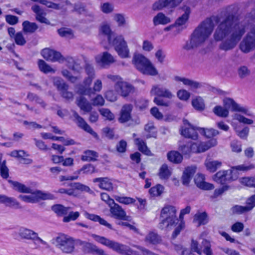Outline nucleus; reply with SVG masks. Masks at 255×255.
Returning <instances> with one entry per match:
<instances>
[{
  "mask_svg": "<svg viewBox=\"0 0 255 255\" xmlns=\"http://www.w3.org/2000/svg\"><path fill=\"white\" fill-rule=\"evenodd\" d=\"M236 7L230 5L224 8L219 20L223 19L215 29L214 37L216 41H223L220 44L221 49L227 51L234 48L246 32L245 24L235 21Z\"/></svg>",
  "mask_w": 255,
  "mask_h": 255,
  "instance_id": "1",
  "label": "nucleus"
},
{
  "mask_svg": "<svg viewBox=\"0 0 255 255\" xmlns=\"http://www.w3.org/2000/svg\"><path fill=\"white\" fill-rule=\"evenodd\" d=\"M213 21L208 19L203 21L193 31L190 39L188 41L183 48L189 50L203 44L209 37L214 29Z\"/></svg>",
  "mask_w": 255,
  "mask_h": 255,
  "instance_id": "2",
  "label": "nucleus"
},
{
  "mask_svg": "<svg viewBox=\"0 0 255 255\" xmlns=\"http://www.w3.org/2000/svg\"><path fill=\"white\" fill-rule=\"evenodd\" d=\"M85 70L87 77L83 80V85L78 86L77 89V93L81 95H85L91 96L96 93L100 92L102 90L103 84L100 79H96L94 81L93 87L91 88L90 87L91 85L93 80L96 77L95 70L93 66L89 64H86Z\"/></svg>",
  "mask_w": 255,
  "mask_h": 255,
  "instance_id": "3",
  "label": "nucleus"
},
{
  "mask_svg": "<svg viewBox=\"0 0 255 255\" xmlns=\"http://www.w3.org/2000/svg\"><path fill=\"white\" fill-rule=\"evenodd\" d=\"M9 182L15 190L24 193H30L29 195H20L18 196L19 199L25 202L35 203L41 200H50L54 198V196L50 193L39 190L32 192L30 188L19 182L13 181H9Z\"/></svg>",
  "mask_w": 255,
  "mask_h": 255,
  "instance_id": "4",
  "label": "nucleus"
},
{
  "mask_svg": "<svg viewBox=\"0 0 255 255\" xmlns=\"http://www.w3.org/2000/svg\"><path fill=\"white\" fill-rule=\"evenodd\" d=\"M132 62L136 69L143 74L152 76L158 75V71L155 67L148 58L141 54H134Z\"/></svg>",
  "mask_w": 255,
  "mask_h": 255,
  "instance_id": "5",
  "label": "nucleus"
},
{
  "mask_svg": "<svg viewBox=\"0 0 255 255\" xmlns=\"http://www.w3.org/2000/svg\"><path fill=\"white\" fill-rule=\"evenodd\" d=\"M150 94L151 96H155L153 102L156 105L165 107L169 106L170 102L162 98L171 99L174 97V94L169 89L158 84L152 85L150 91Z\"/></svg>",
  "mask_w": 255,
  "mask_h": 255,
  "instance_id": "6",
  "label": "nucleus"
},
{
  "mask_svg": "<svg viewBox=\"0 0 255 255\" xmlns=\"http://www.w3.org/2000/svg\"><path fill=\"white\" fill-rule=\"evenodd\" d=\"M14 235L17 239L31 241L37 248H39L40 245L48 246L46 242L39 237L37 233L26 227H20L17 232L14 233Z\"/></svg>",
  "mask_w": 255,
  "mask_h": 255,
  "instance_id": "7",
  "label": "nucleus"
},
{
  "mask_svg": "<svg viewBox=\"0 0 255 255\" xmlns=\"http://www.w3.org/2000/svg\"><path fill=\"white\" fill-rule=\"evenodd\" d=\"M160 217L162 220L159 225L162 229H169L178 221L176 210L175 207L171 205H166L162 208Z\"/></svg>",
  "mask_w": 255,
  "mask_h": 255,
  "instance_id": "8",
  "label": "nucleus"
},
{
  "mask_svg": "<svg viewBox=\"0 0 255 255\" xmlns=\"http://www.w3.org/2000/svg\"><path fill=\"white\" fill-rule=\"evenodd\" d=\"M92 237L98 243L107 247L119 254L124 255H129V253H131L129 248L125 245L111 240L104 237L95 234L92 235Z\"/></svg>",
  "mask_w": 255,
  "mask_h": 255,
  "instance_id": "9",
  "label": "nucleus"
},
{
  "mask_svg": "<svg viewBox=\"0 0 255 255\" xmlns=\"http://www.w3.org/2000/svg\"><path fill=\"white\" fill-rule=\"evenodd\" d=\"M54 240L55 246L63 253L71 254L74 251L75 242L72 237L64 234H60Z\"/></svg>",
  "mask_w": 255,
  "mask_h": 255,
  "instance_id": "10",
  "label": "nucleus"
},
{
  "mask_svg": "<svg viewBox=\"0 0 255 255\" xmlns=\"http://www.w3.org/2000/svg\"><path fill=\"white\" fill-rule=\"evenodd\" d=\"M109 43L115 47V50L120 57L124 58L129 57V50L123 35L115 36L113 38L110 37Z\"/></svg>",
  "mask_w": 255,
  "mask_h": 255,
  "instance_id": "11",
  "label": "nucleus"
},
{
  "mask_svg": "<svg viewBox=\"0 0 255 255\" xmlns=\"http://www.w3.org/2000/svg\"><path fill=\"white\" fill-rule=\"evenodd\" d=\"M255 48V25L251 28L246 38L240 44V49L247 53Z\"/></svg>",
  "mask_w": 255,
  "mask_h": 255,
  "instance_id": "12",
  "label": "nucleus"
},
{
  "mask_svg": "<svg viewBox=\"0 0 255 255\" xmlns=\"http://www.w3.org/2000/svg\"><path fill=\"white\" fill-rule=\"evenodd\" d=\"M96 63L101 67H109L116 62L115 58L108 52H103L95 57Z\"/></svg>",
  "mask_w": 255,
  "mask_h": 255,
  "instance_id": "13",
  "label": "nucleus"
},
{
  "mask_svg": "<svg viewBox=\"0 0 255 255\" xmlns=\"http://www.w3.org/2000/svg\"><path fill=\"white\" fill-rule=\"evenodd\" d=\"M41 54L46 60L52 62H60L64 60V57L60 52L49 48L42 49Z\"/></svg>",
  "mask_w": 255,
  "mask_h": 255,
  "instance_id": "14",
  "label": "nucleus"
},
{
  "mask_svg": "<svg viewBox=\"0 0 255 255\" xmlns=\"http://www.w3.org/2000/svg\"><path fill=\"white\" fill-rule=\"evenodd\" d=\"M110 207L112 217L120 220L131 221L130 217L127 216L125 210L119 204L114 203Z\"/></svg>",
  "mask_w": 255,
  "mask_h": 255,
  "instance_id": "15",
  "label": "nucleus"
},
{
  "mask_svg": "<svg viewBox=\"0 0 255 255\" xmlns=\"http://www.w3.org/2000/svg\"><path fill=\"white\" fill-rule=\"evenodd\" d=\"M202 246L204 248L203 251L199 247L197 241L192 240L190 248L191 251L201 255L204 253L206 255H212L213 253L211 249V245L207 240H203L202 242Z\"/></svg>",
  "mask_w": 255,
  "mask_h": 255,
  "instance_id": "16",
  "label": "nucleus"
},
{
  "mask_svg": "<svg viewBox=\"0 0 255 255\" xmlns=\"http://www.w3.org/2000/svg\"><path fill=\"white\" fill-rule=\"evenodd\" d=\"M218 141L216 138H212L206 142H194L195 153L204 152L211 147L216 146Z\"/></svg>",
  "mask_w": 255,
  "mask_h": 255,
  "instance_id": "17",
  "label": "nucleus"
},
{
  "mask_svg": "<svg viewBox=\"0 0 255 255\" xmlns=\"http://www.w3.org/2000/svg\"><path fill=\"white\" fill-rule=\"evenodd\" d=\"M224 107L229 110L231 109L233 111L240 112L247 115H250L248 113V110L243 107L240 106L233 99L230 98H225L223 100Z\"/></svg>",
  "mask_w": 255,
  "mask_h": 255,
  "instance_id": "18",
  "label": "nucleus"
},
{
  "mask_svg": "<svg viewBox=\"0 0 255 255\" xmlns=\"http://www.w3.org/2000/svg\"><path fill=\"white\" fill-rule=\"evenodd\" d=\"M72 112L73 116L74 118V121L76 123L79 127L93 136H97V134L93 131L92 128L88 125L83 118L80 117L76 112L72 111Z\"/></svg>",
  "mask_w": 255,
  "mask_h": 255,
  "instance_id": "19",
  "label": "nucleus"
},
{
  "mask_svg": "<svg viewBox=\"0 0 255 255\" xmlns=\"http://www.w3.org/2000/svg\"><path fill=\"white\" fill-rule=\"evenodd\" d=\"M115 90L120 93L122 96L127 97L133 92L134 88L131 85L122 81L116 82Z\"/></svg>",
  "mask_w": 255,
  "mask_h": 255,
  "instance_id": "20",
  "label": "nucleus"
},
{
  "mask_svg": "<svg viewBox=\"0 0 255 255\" xmlns=\"http://www.w3.org/2000/svg\"><path fill=\"white\" fill-rule=\"evenodd\" d=\"M182 0H158L153 4L152 7L154 10H160L167 6L175 7L178 5Z\"/></svg>",
  "mask_w": 255,
  "mask_h": 255,
  "instance_id": "21",
  "label": "nucleus"
},
{
  "mask_svg": "<svg viewBox=\"0 0 255 255\" xmlns=\"http://www.w3.org/2000/svg\"><path fill=\"white\" fill-rule=\"evenodd\" d=\"M181 10L183 13L175 21L174 23L176 27H180L185 25L188 21L191 13L190 8L186 5L182 6Z\"/></svg>",
  "mask_w": 255,
  "mask_h": 255,
  "instance_id": "22",
  "label": "nucleus"
},
{
  "mask_svg": "<svg viewBox=\"0 0 255 255\" xmlns=\"http://www.w3.org/2000/svg\"><path fill=\"white\" fill-rule=\"evenodd\" d=\"M185 125H188L189 127L182 128L181 130V134L186 138H191L193 140H196L198 138V133L196 130H199L200 128L195 129L192 127L187 120L184 121Z\"/></svg>",
  "mask_w": 255,
  "mask_h": 255,
  "instance_id": "23",
  "label": "nucleus"
},
{
  "mask_svg": "<svg viewBox=\"0 0 255 255\" xmlns=\"http://www.w3.org/2000/svg\"><path fill=\"white\" fill-rule=\"evenodd\" d=\"M40 3L46 6L47 8L55 10L63 9L65 5H71V3L68 0H60V2L56 3L47 0H42Z\"/></svg>",
  "mask_w": 255,
  "mask_h": 255,
  "instance_id": "24",
  "label": "nucleus"
},
{
  "mask_svg": "<svg viewBox=\"0 0 255 255\" xmlns=\"http://www.w3.org/2000/svg\"><path fill=\"white\" fill-rule=\"evenodd\" d=\"M31 9L35 13V18L37 21L48 25L50 24V21L45 17L46 13L39 5L34 4L31 7Z\"/></svg>",
  "mask_w": 255,
  "mask_h": 255,
  "instance_id": "25",
  "label": "nucleus"
},
{
  "mask_svg": "<svg viewBox=\"0 0 255 255\" xmlns=\"http://www.w3.org/2000/svg\"><path fill=\"white\" fill-rule=\"evenodd\" d=\"M176 82H181L183 84L190 87L191 90H195L201 87V84L197 81L183 77L176 76L174 77Z\"/></svg>",
  "mask_w": 255,
  "mask_h": 255,
  "instance_id": "26",
  "label": "nucleus"
},
{
  "mask_svg": "<svg viewBox=\"0 0 255 255\" xmlns=\"http://www.w3.org/2000/svg\"><path fill=\"white\" fill-rule=\"evenodd\" d=\"M132 110V105L131 104H126L122 107L120 112V117L119 121L121 123H126L131 118V112Z\"/></svg>",
  "mask_w": 255,
  "mask_h": 255,
  "instance_id": "27",
  "label": "nucleus"
},
{
  "mask_svg": "<svg viewBox=\"0 0 255 255\" xmlns=\"http://www.w3.org/2000/svg\"><path fill=\"white\" fill-rule=\"evenodd\" d=\"M232 174H230L229 170H222L218 172L214 176L215 181L221 184H224L227 180H235L232 179Z\"/></svg>",
  "mask_w": 255,
  "mask_h": 255,
  "instance_id": "28",
  "label": "nucleus"
},
{
  "mask_svg": "<svg viewBox=\"0 0 255 255\" xmlns=\"http://www.w3.org/2000/svg\"><path fill=\"white\" fill-rule=\"evenodd\" d=\"M93 182L98 183V186L103 190L112 191L113 189V183L107 177L96 178L93 179Z\"/></svg>",
  "mask_w": 255,
  "mask_h": 255,
  "instance_id": "29",
  "label": "nucleus"
},
{
  "mask_svg": "<svg viewBox=\"0 0 255 255\" xmlns=\"http://www.w3.org/2000/svg\"><path fill=\"white\" fill-rule=\"evenodd\" d=\"M196 170L195 166H188L183 171L182 176V183L185 186H188L190 182L192 177Z\"/></svg>",
  "mask_w": 255,
  "mask_h": 255,
  "instance_id": "30",
  "label": "nucleus"
},
{
  "mask_svg": "<svg viewBox=\"0 0 255 255\" xmlns=\"http://www.w3.org/2000/svg\"><path fill=\"white\" fill-rule=\"evenodd\" d=\"M194 181L197 186L201 189L211 190L214 188L213 184L205 181V177L203 174H197L194 178Z\"/></svg>",
  "mask_w": 255,
  "mask_h": 255,
  "instance_id": "31",
  "label": "nucleus"
},
{
  "mask_svg": "<svg viewBox=\"0 0 255 255\" xmlns=\"http://www.w3.org/2000/svg\"><path fill=\"white\" fill-rule=\"evenodd\" d=\"M76 103L80 109L85 113L90 112L92 110L91 104L89 103L85 97L82 96L76 99Z\"/></svg>",
  "mask_w": 255,
  "mask_h": 255,
  "instance_id": "32",
  "label": "nucleus"
},
{
  "mask_svg": "<svg viewBox=\"0 0 255 255\" xmlns=\"http://www.w3.org/2000/svg\"><path fill=\"white\" fill-rule=\"evenodd\" d=\"M178 149L183 155L189 157L192 153H195L194 142H188L185 144H181Z\"/></svg>",
  "mask_w": 255,
  "mask_h": 255,
  "instance_id": "33",
  "label": "nucleus"
},
{
  "mask_svg": "<svg viewBox=\"0 0 255 255\" xmlns=\"http://www.w3.org/2000/svg\"><path fill=\"white\" fill-rule=\"evenodd\" d=\"M254 168L253 165H246L242 164L236 166H232L230 170V174H232V179H236L238 177L239 171H246Z\"/></svg>",
  "mask_w": 255,
  "mask_h": 255,
  "instance_id": "34",
  "label": "nucleus"
},
{
  "mask_svg": "<svg viewBox=\"0 0 255 255\" xmlns=\"http://www.w3.org/2000/svg\"><path fill=\"white\" fill-rule=\"evenodd\" d=\"M171 22L169 17L166 16L164 13L159 12L153 19V22L154 25L159 24L165 25Z\"/></svg>",
  "mask_w": 255,
  "mask_h": 255,
  "instance_id": "35",
  "label": "nucleus"
},
{
  "mask_svg": "<svg viewBox=\"0 0 255 255\" xmlns=\"http://www.w3.org/2000/svg\"><path fill=\"white\" fill-rule=\"evenodd\" d=\"M85 216L87 219L89 220L95 222H98L101 225H104L110 229H112V225L108 223L105 220L101 218L99 216L90 214L87 212L85 213Z\"/></svg>",
  "mask_w": 255,
  "mask_h": 255,
  "instance_id": "36",
  "label": "nucleus"
},
{
  "mask_svg": "<svg viewBox=\"0 0 255 255\" xmlns=\"http://www.w3.org/2000/svg\"><path fill=\"white\" fill-rule=\"evenodd\" d=\"M204 164L207 169L211 172H214L221 167L222 162L218 160H213L207 159L205 161Z\"/></svg>",
  "mask_w": 255,
  "mask_h": 255,
  "instance_id": "37",
  "label": "nucleus"
},
{
  "mask_svg": "<svg viewBox=\"0 0 255 255\" xmlns=\"http://www.w3.org/2000/svg\"><path fill=\"white\" fill-rule=\"evenodd\" d=\"M0 201L7 206L16 208H20L19 203L13 198L8 197L6 196H0Z\"/></svg>",
  "mask_w": 255,
  "mask_h": 255,
  "instance_id": "38",
  "label": "nucleus"
},
{
  "mask_svg": "<svg viewBox=\"0 0 255 255\" xmlns=\"http://www.w3.org/2000/svg\"><path fill=\"white\" fill-rule=\"evenodd\" d=\"M168 159L174 163H181L183 160V156L177 151H170L167 155Z\"/></svg>",
  "mask_w": 255,
  "mask_h": 255,
  "instance_id": "39",
  "label": "nucleus"
},
{
  "mask_svg": "<svg viewBox=\"0 0 255 255\" xmlns=\"http://www.w3.org/2000/svg\"><path fill=\"white\" fill-rule=\"evenodd\" d=\"M38 66L40 71L45 74L48 73H55L56 70L51 67L43 60H39L38 61Z\"/></svg>",
  "mask_w": 255,
  "mask_h": 255,
  "instance_id": "40",
  "label": "nucleus"
},
{
  "mask_svg": "<svg viewBox=\"0 0 255 255\" xmlns=\"http://www.w3.org/2000/svg\"><path fill=\"white\" fill-rule=\"evenodd\" d=\"M134 142L139 151L147 155H151V151L147 148L145 142L143 140L137 138L134 139Z\"/></svg>",
  "mask_w": 255,
  "mask_h": 255,
  "instance_id": "41",
  "label": "nucleus"
},
{
  "mask_svg": "<svg viewBox=\"0 0 255 255\" xmlns=\"http://www.w3.org/2000/svg\"><path fill=\"white\" fill-rule=\"evenodd\" d=\"M23 30L25 33H33L38 28L37 24L25 20L22 23Z\"/></svg>",
  "mask_w": 255,
  "mask_h": 255,
  "instance_id": "42",
  "label": "nucleus"
},
{
  "mask_svg": "<svg viewBox=\"0 0 255 255\" xmlns=\"http://www.w3.org/2000/svg\"><path fill=\"white\" fill-rule=\"evenodd\" d=\"M98 156V155L96 152L88 150L84 152L81 156V159L86 161H95Z\"/></svg>",
  "mask_w": 255,
  "mask_h": 255,
  "instance_id": "43",
  "label": "nucleus"
},
{
  "mask_svg": "<svg viewBox=\"0 0 255 255\" xmlns=\"http://www.w3.org/2000/svg\"><path fill=\"white\" fill-rule=\"evenodd\" d=\"M194 221L198 223V226L206 224L208 222L206 213L205 212L197 213L194 216Z\"/></svg>",
  "mask_w": 255,
  "mask_h": 255,
  "instance_id": "44",
  "label": "nucleus"
},
{
  "mask_svg": "<svg viewBox=\"0 0 255 255\" xmlns=\"http://www.w3.org/2000/svg\"><path fill=\"white\" fill-rule=\"evenodd\" d=\"M192 105L197 111H203L205 109L203 99L199 96L196 97L192 100Z\"/></svg>",
  "mask_w": 255,
  "mask_h": 255,
  "instance_id": "45",
  "label": "nucleus"
},
{
  "mask_svg": "<svg viewBox=\"0 0 255 255\" xmlns=\"http://www.w3.org/2000/svg\"><path fill=\"white\" fill-rule=\"evenodd\" d=\"M213 113L217 116L221 118H227L228 117L229 112L225 107L217 106L213 109Z\"/></svg>",
  "mask_w": 255,
  "mask_h": 255,
  "instance_id": "46",
  "label": "nucleus"
},
{
  "mask_svg": "<svg viewBox=\"0 0 255 255\" xmlns=\"http://www.w3.org/2000/svg\"><path fill=\"white\" fill-rule=\"evenodd\" d=\"M171 174V170L166 164H163L159 169L158 175L162 179H168Z\"/></svg>",
  "mask_w": 255,
  "mask_h": 255,
  "instance_id": "47",
  "label": "nucleus"
},
{
  "mask_svg": "<svg viewBox=\"0 0 255 255\" xmlns=\"http://www.w3.org/2000/svg\"><path fill=\"white\" fill-rule=\"evenodd\" d=\"M201 133L203 134L208 138H214V137L219 134V132L213 128H200Z\"/></svg>",
  "mask_w": 255,
  "mask_h": 255,
  "instance_id": "48",
  "label": "nucleus"
},
{
  "mask_svg": "<svg viewBox=\"0 0 255 255\" xmlns=\"http://www.w3.org/2000/svg\"><path fill=\"white\" fill-rule=\"evenodd\" d=\"M52 210L59 216L65 215L68 213L70 207H65L63 206L57 204L52 207Z\"/></svg>",
  "mask_w": 255,
  "mask_h": 255,
  "instance_id": "49",
  "label": "nucleus"
},
{
  "mask_svg": "<svg viewBox=\"0 0 255 255\" xmlns=\"http://www.w3.org/2000/svg\"><path fill=\"white\" fill-rule=\"evenodd\" d=\"M144 130L148 132L146 135V138H149L150 137H156V132L155 130V128L152 123H147L144 127Z\"/></svg>",
  "mask_w": 255,
  "mask_h": 255,
  "instance_id": "50",
  "label": "nucleus"
},
{
  "mask_svg": "<svg viewBox=\"0 0 255 255\" xmlns=\"http://www.w3.org/2000/svg\"><path fill=\"white\" fill-rule=\"evenodd\" d=\"M100 33L108 36L109 42L110 37H111L112 38H113L115 36L114 35V33L111 30L110 26L107 24H104L101 26L100 28Z\"/></svg>",
  "mask_w": 255,
  "mask_h": 255,
  "instance_id": "51",
  "label": "nucleus"
},
{
  "mask_svg": "<svg viewBox=\"0 0 255 255\" xmlns=\"http://www.w3.org/2000/svg\"><path fill=\"white\" fill-rule=\"evenodd\" d=\"M240 183L250 187H255V176L243 177L240 179Z\"/></svg>",
  "mask_w": 255,
  "mask_h": 255,
  "instance_id": "52",
  "label": "nucleus"
},
{
  "mask_svg": "<svg viewBox=\"0 0 255 255\" xmlns=\"http://www.w3.org/2000/svg\"><path fill=\"white\" fill-rule=\"evenodd\" d=\"M53 83L54 85L57 87L58 90L60 91L62 90L68 89V85L59 77H54Z\"/></svg>",
  "mask_w": 255,
  "mask_h": 255,
  "instance_id": "53",
  "label": "nucleus"
},
{
  "mask_svg": "<svg viewBox=\"0 0 255 255\" xmlns=\"http://www.w3.org/2000/svg\"><path fill=\"white\" fill-rule=\"evenodd\" d=\"M233 213L241 214L251 211V208H248L247 206L235 205L232 208Z\"/></svg>",
  "mask_w": 255,
  "mask_h": 255,
  "instance_id": "54",
  "label": "nucleus"
},
{
  "mask_svg": "<svg viewBox=\"0 0 255 255\" xmlns=\"http://www.w3.org/2000/svg\"><path fill=\"white\" fill-rule=\"evenodd\" d=\"M114 198L117 201H118L120 203L124 204L125 205L132 204L134 201V200L133 198L119 195H115Z\"/></svg>",
  "mask_w": 255,
  "mask_h": 255,
  "instance_id": "55",
  "label": "nucleus"
},
{
  "mask_svg": "<svg viewBox=\"0 0 255 255\" xmlns=\"http://www.w3.org/2000/svg\"><path fill=\"white\" fill-rule=\"evenodd\" d=\"M101 10L105 14L112 13L114 10V6L112 3L104 2L100 5Z\"/></svg>",
  "mask_w": 255,
  "mask_h": 255,
  "instance_id": "56",
  "label": "nucleus"
},
{
  "mask_svg": "<svg viewBox=\"0 0 255 255\" xmlns=\"http://www.w3.org/2000/svg\"><path fill=\"white\" fill-rule=\"evenodd\" d=\"M164 187L161 185H157L151 188L149 191V193L152 196H160L163 192Z\"/></svg>",
  "mask_w": 255,
  "mask_h": 255,
  "instance_id": "57",
  "label": "nucleus"
},
{
  "mask_svg": "<svg viewBox=\"0 0 255 255\" xmlns=\"http://www.w3.org/2000/svg\"><path fill=\"white\" fill-rule=\"evenodd\" d=\"M101 115L109 121H113L115 119L114 115L108 109L102 108L100 109Z\"/></svg>",
  "mask_w": 255,
  "mask_h": 255,
  "instance_id": "58",
  "label": "nucleus"
},
{
  "mask_svg": "<svg viewBox=\"0 0 255 255\" xmlns=\"http://www.w3.org/2000/svg\"><path fill=\"white\" fill-rule=\"evenodd\" d=\"M146 240L150 243L155 244L160 242V239L156 233L151 232L146 236Z\"/></svg>",
  "mask_w": 255,
  "mask_h": 255,
  "instance_id": "59",
  "label": "nucleus"
},
{
  "mask_svg": "<svg viewBox=\"0 0 255 255\" xmlns=\"http://www.w3.org/2000/svg\"><path fill=\"white\" fill-rule=\"evenodd\" d=\"M233 117L234 119L236 120L240 123H242L244 124L251 125L254 123V121L252 120L246 118L243 116L239 114H235Z\"/></svg>",
  "mask_w": 255,
  "mask_h": 255,
  "instance_id": "60",
  "label": "nucleus"
},
{
  "mask_svg": "<svg viewBox=\"0 0 255 255\" xmlns=\"http://www.w3.org/2000/svg\"><path fill=\"white\" fill-rule=\"evenodd\" d=\"M114 20L118 23L119 26H124L126 23L125 16L121 13H116L113 15Z\"/></svg>",
  "mask_w": 255,
  "mask_h": 255,
  "instance_id": "61",
  "label": "nucleus"
},
{
  "mask_svg": "<svg viewBox=\"0 0 255 255\" xmlns=\"http://www.w3.org/2000/svg\"><path fill=\"white\" fill-rule=\"evenodd\" d=\"M92 106H102L104 105L105 100L101 95H97L91 100Z\"/></svg>",
  "mask_w": 255,
  "mask_h": 255,
  "instance_id": "62",
  "label": "nucleus"
},
{
  "mask_svg": "<svg viewBox=\"0 0 255 255\" xmlns=\"http://www.w3.org/2000/svg\"><path fill=\"white\" fill-rule=\"evenodd\" d=\"M82 172L84 174H92L95 172V168L93 165L88 164L84 165L81 169L78 171V173L80 174Z\"/></svg>",
  "mask_w": 255,
  "mask_h": 255,
  "instance_id": "63",
  "label": "nucleus"
},
{
  "mask_svg": "<svg viewBox=\"0 0 255 255\" xmlns=\"http://www.w3.org/2000/svg\"><path fill=\"white\" fill-rule=\"evenodd\" d=\"M178 98L183 101H187L190 97V93L184 89L179 90L177 93Z\"/></svg>",
  "mask_w": 255,
  "mask_h": 255,
  "instance_id": "64",
  "label": "nucleus"
}]
</instances>
